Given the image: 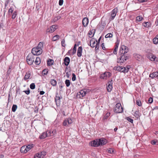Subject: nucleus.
<instances>
[{
    "instance_id": "f257e3e1",
    "label": "nucleus",
    "mask_w": 158,
    "mask_h": 158,
    "mask_svg": "<svg viewBox=\"0 0 158 158\" xmlns=\"http://www.w3.org/2000/svg\"><path fill=\"white\" fill-rule=\"evenodd\" d=\"M44 43L40 42L38 46L33 48L31 50V53L34 55H39L41 54L43 52L42 48Z\"/></svg>"
},
{
    "instance_id": "f03ea898",
    "label": "nucleus",
    "mask_w": 158,
    "mask_h": 158,
    "mask_svg": "<svg viewBox=\"0 0 158 158\" xmlns=\"http://www.w3.org/2000/svg\"><path fill=\"white\" fill-rule=\"evenodd\" d=\"M32 147V145H28L27 146H23L21 147L20 151L21 153L25 154L31 150Z\"/></svg>"
},
{
    "instance_id": "7ed1b4c3",
    "label": "nucleus",
    "mask_w": 158,
    "mask_h": 158,
    "mask_svg": "<svg viewBox=\"0 0 158 158\" xmlns=\"http://www.w3.org/2000/svg\"><path fill=\"white\" fill-rule=\"evenodd\" d=\"M128 51L127 47L124 45H121L119 51V54L120 55H124Z\"/></svg>"
},
{
    "instance_id": "20e7f679",
    "label": "nucleus",
    "mask_w": 158,
    "mask_h": 158,
    "mask_svg": "<svg viewBox=\"0 0 158 158\" xmlns=\"http://www.w3.org/2000/svg\"><path fill=\"white\" fill-rule=\"evenodd\" d=\"M114 111L117 113H121L123 111V109L120 103H117L114 107Z\"/></svg>"
},
{
    "instance_id": "39448f33",
    "label": "nucleus",
    "mask_w": 158,
    "mask_h": 158,
    "mask_svg": "<svg viewBox=\"0 0 158 158\" xmlns=\"http://www.w3.org/2000/svg\"><path fill=\"white\" fill-rule=\"evenodd\" d=\"M46 152L44 151L40 152L34 155V158H43L46 155Z\"/></svg>"
},
{
    "instance_id": "423d86ee",
    "label": "nucleus",
    "mask_w": 158,
    "mask_h": 158,
    "mask_svg": "<svg viewBox=\"0 0 158 158\" xmlns=\"http://www.w3.org/2000/svg\"><path fill=\"white\" fill-rule=\"evenodd\" d=\"M35 58L33 55L29 54L27 57V61L28 64L30 65H32L33 63Z\"/></svg>"
},
{
    "instance_id": "0eeeda50",
    "label": "nucleus",
    "mask_w": 158,
    "mask_h": 158,
    "mask_svg": "<svg viewBox=\"0 0 158 158\" xmlns=\"http://www.w3.org/2000/svg\"><path fill=\"white\" fill-rule=\"evenodd\" d=\"M99 42L98 43V42L96 39L93 38L90 41V45L91 47H96L95 48L98 49L99 47Z\"/></svg>"
},
{
    "instance_id": "6e6552de",
    "label": "nucleus",
    "mask_w": 158,
    "mask_h": 158,
    "mask_svg": "<svg viewBox=\"0 0 158 158\" xmlns=\"http://www.w3.org/2000/svg\"><path fill=\"white\" fill-rule=\"evenodd\" d=\"M73 122V120L71 118H67L63 121V125L64 126L68 127Z\"/></svg>"
},
{
    "instance_id": "1a4fd4ad",
    "label": "nucleus",
    "mask_w": 158,
    "mask_h": 158,
    "mask_svg": "<svg viewBox=\"0 0 158 158\" xmlns=\"http://www.w3.org/2000/svg\"><path fill=\"white\" fill-rule=\"evenodd\" d=\"M97 139L98 146L105 145L108 143L107 140L104 138H101Z\"/></svg>"
},
{
    "instance_id": "9d476101",
    "label": "nucleus",
    "mask_w": 158,
    "mask_h": 158,
    "mask_svg": "<svg viewBox=\"0 0 158 158\" xmlns=\"http://www.w3.org/2000/svg\"><path fill=\"white\" fill-rule=\"evenodd\" d=\"M58 27V26L57 25H53L48 28L47 29L46 32L48 33H52L56 30Z\"/></svg>"
},
{
    "instance_id": "9b49d317",
    "label": "nucleus",
    "mask_w": 158,
    "mask_h": 158,
    "mask_svg": "<svg viewBox=\"0 0 158 158\" xmlns=\"http://www.w3.org/2000/svg\"><path fill=\"white\" fill-rule=\"evenodd\" d=\"M111 76V73L109 72H105L101 75L100 77L102 79H106Z\"/></svg>"
},
{
    "instance_id": "f8f14e48",
    "label": "nucleus",
    "mask_w": 158,
    "mask_h": 158,
    "mask_svg": "<svg viewBox=\"0 0 158 158\" xmlns=\"http://www.w3.org/2000/svg\"><path fill=\"white\" fill-rule=\"evenodd\" d=\"M129 69V67H125L123 66H118L117 67V69L121 72H127Z\"/></svg>"
},
{
    "instance_id": "ddd939ff",
    "label": "nucleus",
    "mask_w": 158,
    "mask_h": 158,
    "mask_svg": "<svg viewBox=\"0 0 158 158\" xmlns=\"http://www.w3.org/2000/svg\"><path fill=\"white\" fill-rule=\"evenodd\" d=\"M127 59V57L125 55H121L120 57L118 59V62L122 63L124 62Z\"/></svg>"
},
{
    "instance_id": "4468645a",
    "label": "nucleus",
    "mask_w": 158,
    "mask_h": 158,
    "mask_svg": "<svg viewBox=\"0 0 158 158\" xmlns=\"http://www.w3.org/2000/svg\"><path fill=\"white\" fill-rule=\"evenodd\" d=\"M89 146L94 147H99L98 143V139L91 141L89 143Z\"/></svg>"
},
{
    "instance_id": "2eb2a0df",
    "label": "nucleus",
    "mask_w": 158,
    "mask_h": 158,
    "mask_svg": "<svg viewBox=\"0 0 158 158\" xmlns=\"http://www.w3.org/2000/svg\"><path fill=\"white\" fill-rule=\"evenodd\" d=\"M112 81H109L107 85L106 89L108 92H110L112 90Z\"/></svg>"
},
{
    "instance_id": "dca6fc26",
    "label": "nucleus",
    "mask_w": 158,
    "mask_h": 158,
    "mask_svg": "<svg viewBox=\"0 0 158 158\" xmlns=\"http://www.w3.org/2000/svg\"><path fill=\"white\" fill-rule=\"evenodd\" d=\"M118 8H115L112 11L111 17L112 18V19H113L115 17L118 12Z\"/></svg>"
},
{
    "instance_id": "f3484780",
    "label": "nucleus",
    "mask_w": 158,
    "mask_h": 158,
    "mask_svg": "<svg viewBox=\"0 0 158 158\" xmlns=\"http://www.w3.org/2000/svg\"><path fill=\"white\" fill-rule=\"evenodd\" d=\"M89 23L88 19L86 17L84 18L82 21V24L84 27H86Z\"/></svg>"
},
{
    "instance_id": "a211bd4d",
    "label": "nucleus",
    "mask_w": 158,
    "mask_h": 158,
    "mask_svg": "<svg viewBox=\"0 0 158 158\" xmlns=\"http://www.w3.org/2000/svg\"><path fill=\"white\" fill-rule=\"evenodd\" d=\"M82 47L80 46L79 47L78 49L77 50V56L80 57L81 56H82Z\"/></svg>"
},
{
    "instance_id": "6ab92c4d",
    "label": "nucleus",
    "mask_w": 158,
    "mask_h": 158,
    "mask_svg": "<svg viewBox=\"0 0 158 158\" xmlns=\"http://www.w3.org/2000/svg\"><path fill=\"white\" fill-rule=\"evenodd\" d=\"M158 77V71L151 73L149 75V77L152 78Z\"/></svg>"
},
{
    "instance_id": "aec40b11",
    "label": "nucleus",
    "mask_w": 158,
    "mask_h": 158,
    "mask_svg": "<svg viewBox=\"0 0 158 158\" xmlns=\"http://www.w3.org/2000/svg\"><path fill=\"white\" fill-rule=\"evenodd\" d=\"M95 32V29H92L89 31L88 33L89 36L90 38L92 37L94 35Z\"/></svg>"
},
{
    "instance_id": "412c9836",
    "label": "nucleus",
    "mask_w": 158,
    "mask_h": 158,
    "mask_svg": "<svg viewBox=\"0 0 158 158\" xmlns=\"http://www.w3.org/2000/svg\"><path fill=\"white\" fill-rule=\"evenodd\" d=\"M70 60L69 58L68 57H66L64 59V64L65 65H68L70 62Z\"/></svg>"
},
{
    "instance_id": "4be33fe9",
    "label": "nucleus",
    "mask_w": 158,
    "mask_h": 158,
    "mask_svg": "<svg viewBox=\"0 0 158 158\" xmlns=\"http://www.w3.org/2000/svg\"><path fill=\"white\" fill-rule=\"evenodd\" d=\"M48 134L47 132L43 133L39 136V138L41 139H44L47 137Z\"/></svg>"
},
{
    "instance_id": "5701e85b",
    "label": "nucleus",
    "mask_w": 158,
    "mask_h": 158,
    "mask_svg": "<svg viewBox=\"0 0 158 158\" xmlns=\"http://www.w3.org/2000/svg\"><path fill=\"white\" fill-rule=\"evenodd\" d=\"M56 133V131L53 130L52 131H49L48 132V136H50L52 135H55Z\"/></svg>"
},
{
    "instance_id": "b1692460",
    "label": "nucleus",
    "mask_w": 158,
    "mask_h": 158,
    "mask_svg": "<svg viewBox=\"0 0 158 158\" xmlns=\"http://www.w3.org/2000/svg\"><path fill=\"white\" fill-rule=\"evenodd\" d=\"M86 89L81 90L79 93L80 95H81L82 97H84L86 93Z\"/></svg>"
},
{
    "instance_id": "393cba45",
    "label": "nucleus",
    "mask_w": 158,
    "mask_h": 158,
    "mask_svg": "<svg viewBox=\"0 0 158 158\" xmlns=\"http://www.w3.org/2000/svg\"><path fill=\"white\" fill-rule=\"evenodd\" d=\"M31 76V73L29 71L27 72L25 75L24 79L25 80H26L29 79Z\"/></svg>"
},
{
    "instance_id": "a878e982",
    "label": "nucleus",
    "mask_w": 158,
    "mask_h": 158,
    "mask_svg": "<svg viewBox=\"0 0 158 158\" xmlns=\"http://www.w3.org/2000/svg\"><path fill=\"white\" fill-rule=\"evenodd\" d=\"M143 25L145 27L148 28L150 27L151 24L150 22H147L143 23Z\"/></svg>"
},
{
    "instance_id": "bb28decb",
    "label": "nucleus",
    "mask_w": 158,
    "mask_h": 158,
    "mask_svg": "<svg viewBox=\"0 0 158 158\" xmlns=\"http://www.w3.org/2000/svg\"><path fill=\"white\" fill-rule=\"evenodd\" d=\"M119 42L116 43V45L115 46V48L113 51V53L114 54H116L117 53V51L118 50V48L119 46Z\"/></svg>"
},
{
    "instance_id": "cd10ccee",
    "label": "nucleus",
    "mask_w": 158,
    "mask_h": 158,
    "mask_svg": "<svg viewBox=\"0 0 158 158\" xmlns=\"http://www.w3.org/2000/svg\"><path fill=\"white\" fill-rule=\"evenodd\" d=\"M54 61L53 60L49 59L47 61L48 65L51 66L53 64Z\"/></svg>"
},
{
    "instance_id": "c85d7f7f",
    "label": "nucleus",
    "mask_w": 158,
    "mask_h": 158,
    "mask_svg": "<svg viewBox=\"0 0 158 158\" xmlns=\"http://www.w3.org/2000/svg\"><path fill=\"white\" fill-rule=\"evenodd\" d=\"M153 43L154 44H158V35L154 38L153 40Z\"/></svg>"
},
{
    "instance_id": "c756f323",
    "label": "nucleus",
    "mask_w": 158,
    "mask_h": 158,
    "mask_svg": "<svg viewBox=\"0 0 158 158\" xmlns=\"http://www.w3.org/2000/svg\"><path fill=\"white\" fill-rule=\"evenodd\" d=\"M41 62V60L40 57H36L35 61V64L36 65L39 64Z\"/></svg>"
},
{
    "instance_id": "7c9ffc66",
    "label": "nucleus",
    "mask_w": 158,
    "mask_h": 158,
    "mask_svg": "<svg viewBox=\"0 0 158 158\" xmlns=\"http://www.w3.org/2000/svg\"><path fill=\"white\" fill-rule=\"evenodd\" d=\"M50 83L53 86H55L57 85V81L55 79H51L50 81Z\"/></svg>"
},
{
    "instance_id": "2f4dec72",
    "label": "nucleus",
    "mask_w": 158,
    "mask_h": 158,
    "mask_svg": "<svg viewBox=\"0 0 158 158\" xmlns=\"http://www.w3.org/2000/svg\"><path fill=\"white\" fill-rule=\"evenodd\" d=\"M76 51L73 49L69 50L68 53L69 55H73L76 53Z\"/></svg>"
},
{
    "instance_id": "473e14b6",
    "label": "nucleus",
    "mask_w": 158,
    "mask_h": 158,
    "mask_svg": "<svg viewBox=\"0 0 158 158\" xmlns=\"http://www.w3.org/2000/svg\"><path fill=\"white\" fill-rule=\"evenodd\" d=\"M60 36L59 35H56L55 36H54L52 38V40L53 41H55L59 39V38Z\"/></svg>"
},
{
    "instance_id": "72a5a7b5",
    "label": "nucleus",
    "mask_w": 158,
    "mask_h": 158,
    "mask_svg": "<svg viewBox=\"0 0 158 158\" xmlns=\"http://www.w3.org/2000/svg\"><path fill=\"white\" fill-rule=\"evenodd\" d=\"M143 18L140 16H138L136 18V22H140L142 20Z\"/></svg>"
},
{
    "instance_id": "f704fd0d",
    "label": "nucleus",
    "mask_w": 158,
    "mask_h": 158,
    "mask_svg": "<svg viewBox=\"0 0 158 158\" xmlns=\"http://www.w3.org/2000/svg\"><path fill=\"white\" fill-rule=\"evenodd\" d=\"M55 101L56 102V104H59L60 103V98L59 97H56L55 99Z\"/></svg>"
},
{
    "instance_id": "c9c22d12",
    "label": "nucleus",
    "mask_w": 158,
    "mask_h": 158,
    "mask_svg": "<svg viewBox=\"0 0 158 158\" xmlns=\"http://www.w3.org/2000/svg\"><path fill=\"white\" fill-rule=\"evenodd\" d=\"M141 115L139 110H136L135 111L134 115L135 117H139Z\"/></svg>"
},
{
    "instance_id": "e433bc0d",
    "label": "nucleus",
    "mask_w": 158,
    "mask_h": 158,
    "mask_svg": "<svg viewBox=\"0 0 158 158\" xmlns=\"http://www.w3.org/2000/svg\"><path fill=\"white\" fill-rule=\"evenodd\" d=\"M17 15V11L15 10L14 11L12 16V18L13 19H14Z\"/></svg>"
},
{
    "instance_id": "4c0bfd02",
    "label": "nucleus",
    "mask_w": 158,
    "mask_h": 158,
    "mask_svg": "<svg viewBox=\"0 0 158 158\" xmlns=\"http://www.w3.org/2000/svg\"><path fill=\"white\" fill-rule=\"evenodd\" d=\"M17 106L16 105H13V106L12 107V111L14 112H15L17 109Z\"/></svg>"
},
{
    "instance_id": "58836bf2",
    "label": "nucleus",
    "mask_w": 158,
    "mask_h": 158,
    "mask_svg": "<svg viewBox=\"0 0 158 158\" xmlns=\"http://www.w3.org/2000/svg\"><path fill=\"white\" fill-rule=\"evenodd\" d=\"M14 10V8L13 7H11L9 9L8 12L9 14H12Z\"/></svg>"
},
{
    "instance_id": "ea45409f",
    "label": "nucleus",
    "mask_w": 158,
    "mask_h": 158,
    "mask_svg": "<svg viewBox=\"0 0 158 158\" xmlns=\"http://www.w3.org/2000/svg\"><path fill=\"white\" fill-rule=\"evenodd\" d=\"M108 152L109 153L113 154L114 153V150L112 148H109L108 149Z\"/></svg>"
},
{
    "instance_id": "a19ab883",
    "label": "nucleus",
    "mask_w": 158,
    "mask_h": 158,
    "mask_svg": "<svg viewBox=\"0 0 158 158\" xmlns=\"http://www.w3.org/2000/svg\"><path fill=\"white\" fill-rule=\"evenodd\" d=\"M65 83L67 87H69L70 84V81L69 80H66L65 81Z\"/></svg>"
},
{
    "instance_id": "79ce46f5",
    "label": "nucleus",
    "mask_w": 158,
    "mask_h": 158,
    "mask_svg": "<svg viewBox=\"0 0 158 158\" xmlns=\"http://www.w3.org/2000/svg\"><path fill=\"white\" fill-rule=\"evenodd\" d=\"M113 35L112 34L110 33H109L107 34V35H105V38H111L113 37Z\"/></svg>"
},
{
    "instance_id": "37998d69",
    "label": "nucleus",
    "mask_w": 158,
    "mask_h": 158,
    "mask_svg": "<svg viewBox=\"0 0 158 158\" xmlns=\"http://www.w3.org/2000/svg\"><path fill=\"white\" fill-rule=\"evenodd\" d=\"M48 69H45L43 71V74L44 75H47L48 73Z\"/></svg>"
},
{
    "instance_id": "c03bdc74",
    "label": "nucleus",
    "mask_w": 158,
    "mask_h": 158,
    "mask_svg": "<svg viewBox=\"0 0 158 158\" xmlns=\"http://www.w3.org/2000/svg\"><path fill=\"white\" fill-rule=\"evenodd\" d=\"M30 88L32 89H34L35 88V85L34 83H32L30 85Z\"/></svg>"
},
{
    "instance_id": "a18cd8bd",
    "label": "nucleus",
    "mask_w": 158,
    "mask_h": 158,
    "mask_svg": "<svg viewBox=\"0 0 158 158\" xmlns=\"http://www.w3.org/2000/svg\"><path fill=\"white\" fill-rule=\"evenodd\" d=\"M157 143H158L157 140H152L151 141V143L152 145H156Z\"/></svg>"
},
{
    "instance_id": "49530a36",
    "label": "nucleus",
    "mask_w": 158,
    "mask_h": 158,
    "mask_svg": "<svg viewBox=\"0 0 158 158\" xmlns=\"http://www.w3.org/2000/svg\"><path fill=\"white\" fill-rule=\"evenodd\" d=\"M136 104H137L139 106H140L142 105L141 102L140 100H137L136 101Z\"/></svg>"
},
{
    "instance_id": "de8ad7c7",
    "label": "nucleus",
    "mask_w": 158,
    "mask_h": 158,
    "mask_svg": "<svg viewBox=\"0 0 158 158\" xmlns=\"http://www.w3.org/2000/svg\"><path fill=\"white\" fill-rule=\"evenodd\" d=\"M110 115V112H107L104 117V119H106Z\"/></svg>"
},
{
    "instance_id": "09e8293b",
    "label": "nucleus",
    "mask_w": 158,
    "mask_h": 158,
    "mask_svg": "<svg viewBox=\"0 0 158 158\" xmlns=\"http://www.w3.org/2000/svg\"><path fill=\"white\" fill-rule=\"evenodd\" d=\"M61 45L62 46L65 47L66 46V44H65V41L64 39L62 40L61 41Z\"/></svg>"
},
{
    "instance_id": "8fccbe9b",
    "label": "nucleus",
    "mask_w": 158,
    "mask_h": 158,
    "mask_svg": "<svg viewBox=\"0 0 158 158\" xmlns=\"http://www.w3.org/2000/svg\"><path fill=\"white\" fill-rule=\"evenodd\" d=\"M126 119L130 122L131 123H133V120L132 119H131L129 117H127L126 118Z\"/></svg>"
},
{
    "instance_id": "3c124183",
    "label": "nucleus",
    "mask_w": 158,
    "mask_h": 158,
    "mask_svg": "<svg viewBox=\"0 0 158 158\" xmlns=\"http://www.w3.org/2000/svg\"><path fill=\"white\" fill-rule=\"evenodd\" d=\"M61 18L60 16H57L55 17L54 18V21H56L59 19Z\"/></svg>"
},
{
    "instance_id": "603ef678",
    "label": "nucleus",
    "mask_w": 158,
    "mask_h": 158,
    "mask_svg": "<svg viewBox=\"0 0 158 158\" xmlns=\"http://www.w3.org/2000/svg\"><path fill=\"white\" fill-rule=\"evenodd\" d=\"M156 58V56L154 55H152V56L151 58H150V59L152 61H154Z\"/></svg>"
},
{
    "instance_id": "864d4df0",
    "label": "nucleus",
    "mask_w": 158,
    "mask_h": 158,
    "mask_svg": "<svg viewBox=\"0 0 158 158\" xmlns=\"http://www.w3.org/2000/svg\"><path fill=\"white\" fill-rule=\"evenodd\" d=\"M72 75V80L73 81H75L76 79V75L74 73H73Z\"/></svg>"
},
{
    "instance_id": "5fc2aeb1",
    "label": "nucleus",
    "mask_w": 158,
    "mask_h": 158,
    "mask_svg": "<svg viewBox=\"0 0 158 158\" xmlns=\"http://www.w3.org/2000/svg\"><path fill=\"white\" fill-rule=\"evenodd\" d=\"M153 101V99L152 98H150L148 100V102L149 103L151 104L152 103Z\"/></svg>"
},
{
    "instance_id": "6e6d98bb",
    "label": "nucleus",
    "mask_w": 158,
    "mask_h": 158,
    "mask_svg": "<svg viewBox=\"0 0 158 158\" xmlns=\"http://www.w3.org/2000/svg\"><path fill=\"white\" fill-rule=\"evenodd\" d=\"M64 1L63 0H59V4L60 6H62L63 3Z\"/></svg>"
},
{
    "instance_id": "4d7b16f0",
    "label": "nucleus",
    "mask_w": 158,
    "mask_h": 158,
    "mask_svg": "<svg viewBox=\"0 0 158 158\" xmlns=\"http://www.w3.org/2000/svg\"><path fill=\"white\" fill-rule=\"evenodd\" d=\"M102 47L103 50H106V48L105 47V46L104 43H103L102 44Z\"/></svg>"
},
{
    "instance_id": "13d9d810",
    "label": "nucleus",
    "mask_w": 158,
    "mask_h": 158,
    "mask_svg": "<svg viewBox=\"0 0 158 158\" xmlns=\"http://www.w3.org/2000/svg\"><path fill=\"white\" fill-rule=\"evenodd\" d=\"M148 0H138V1L140 3H142L145 2H147Z\"/></svg>"
},
{
    "instance_id": "bf43d9fd",
    "label": "nucleus",
    "mask_w": 158,
    "mask_h": 158,
    "mask_svg": "<svg viewBox=\"0 0 158 158\" xmlns=\"http://www.w3.org/2000/svg\"><path fill=\"white\" fill-rule=\"evenodd\" d=\"M24 92L27 95L29 94L30 93V91L29 89L25 91Z\"/></svg>"
},
{
    "instance_id": "052dcab7",
    "label": "nucleus",
    "mask_w": 158,
    "mask_h": 158,
    "mask_svg": "<svg viewBox=\"0 0 158 158\" xmlns=\"http://www.w3.org/2000/svg\"><path fill=\"white\" fill-rule=\"evenodd\" d=\"M45 93V92L44 91H40V95H43Z\"/></svg>"
},
{
    "instance_id": "680f3d73",
    "label": "nucleus",
    "mask_w": 158,
    "mask_h": 158,
    "mask_svg": "<svg viewBox=\"0 0 158 158\" xmlns=\"http://www.w3.org/2000/svg\"><path fill=\"white\" fill-rule=\"evenodd\" d=\"M4 157L3 155H0V158H3Z\"/></svg>"
},
{
    "instance_id": "e2e57ef3",
    "label": "nucleus",
    "mask_w": 158,
    "mask_h": 158,
    "mask_svg": "<svg viewBox=\"0 0 158 158\" xmlns=\"http://www.w3.org/2000/svg\"><path fill=\"white\" fill-rule=\"evenodd\" d=\"M73 49L74 50H76V49H77L76 47H74Z\"/></svg>"
},
{
    "instance_id": "0e129e2a",
    "label": "nucleus",
    "mask_w": 158,
    "mask_h": 158,
    "mask_svg": "<svg viewBox=\"0 0 158 158\" xmlns=\"http://www.w3.org/2000/svg\"><path fill=\"white\" fill-rule=\"evenodd\" d=\"M118 129L117 127H115L114 129V131H117V130Z\"/></svg>"
},
{
    "instance_id": "69168bd1",
    "label": "nucleus",
    "mask_w": 158,
    "mask_h": 158,
    "mask_svg": "<svg viewBox=\"0 0 158 158\" xmlns=\"http://www.w3.org/2000/svg\"><path fill=\"white\" fill-rule=\"evenodd\" d=\"M151 51V50L150 49H148L147 51H146L147 53H148L149 52H150Z\"/></svg>"
},
{
    "instance_id": "338daca9",
    "label": "nucleus",
    "mask_w": 158,
    "mask_h": 158,
    "mask_svg": "<svg viewBox=\"0 0 158 158\" xmlns=\"http://www.w3.org/2000/svg\"><path fill=\"white\" fill-rule=\"evenodd\" d=\"M156 25H158V19L156 21Z\"/></svg>"
},
{
    "instance_id": "774afa93",
    "label": "nucleus",
    "mask_w": 158,
    "mask_h": 158,
    "mask_svg": "<svg viewBox=\"0 0 158 158\" xmlns=\"http://www.w3.org/2000/svg\"><path fill=\"white\" fill-rule=\"evenodd\" d=\"M156 8L157 9H158V4L156 5Z\"/></svg>"
}]
</instances>
